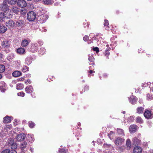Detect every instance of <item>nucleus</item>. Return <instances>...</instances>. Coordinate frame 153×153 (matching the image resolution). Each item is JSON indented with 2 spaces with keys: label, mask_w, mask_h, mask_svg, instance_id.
<instances>
[{
  "label": "nucleus",
  "mask_w": 153,
  "mask_h": 153,
  "mask_svg": "<svg viewBox=\"0 0 153 153\" xmlns=\"http://www.w3.org/2000/svg\"><path fill=\"white\" fill-rule=\"evenodd\" d=\"M4 57V55L1 53L0 52V62L2 61Z\"/></svg>",
  "instance_id": "nucleus-45"
},
{
  "label": "nucleus",
  "mask_w": 153,
  "mask_h": 153,
  "mask_svg": "<svg viewBox=\"0 0 153 153\" xmlns=\"http://www.w3.org/2000/svg\"><path fill=\"white\" fill-rule=\"evenodd\" d=\"M29 44V42L27 40L24 39L22 41V46L23 47H25L26 46Z\"/></svg>",
  "instance_id": "nucleus-22"
},
{
  "label": "nucleus",
  "mask_w": 153,
  "mask_h": 153,
  "mask_svg": "<svg viewBox=\"0 0 153 153\" xmlns=\"http://www.w3.org/2000/svg\"><path fill=\"white\" fill-rule=\"evenodd\" d=\"M10 152V150L7 149L3 151L1 153H9Z\"/></svg>",
  "instance_id": "nucleus-48"
},
{
  "label": "nucleus",
  "mask_w": 153,
  "mask_h": 153,
  "mask_svg": "<svg viewBox=\"0 0 153 153\" xmlns=\"http://www.w3.org/2000/svg\"><path fill=\"white\" fill-rule=\"evenodd\" d=\"M0 86H5V83L4 81H1L0 82Z\"/></svg>",
  "instance_id": "nucleus-53"
},
{
  "label": "nucleus",
  "mask_w": 153,
  "mask_h": 153,
  "mask_svg": "<svg viewBox=\"0 0 153 153\" xmlns=\"http://www.w3.org/2000/svg\"><path fill=\"white\" fill-rule=\"evenodd\" d=\"M6 89L5 86H0V90L2 92H4Z\"/></svg>",
  "instance_id": "nucleus-41"
},
{
  "label": "nucleus",
  "mask_w": 153,
  "mask_h": 153,
  "mask_svg": "<svg viewBox=\"0 0 153 153\" xmlns=\"http://www.w3.org/2000/svg\"><path fill=\"white\" fill-rule=\"evenodd\" d=\"M9 153H17V152L15 150H13L11 151H10Z\"/></svg>",
  "instance_id": "nucleus-57"
},
{
  "label": "nucleus",
  "mask_w": 153,
  "mask_h": 153,
  "mask_svg": "<svg viewBox=\"0 0 153 153\" xmlns=\"http://www.w3.org/2000/svg\"><path fill=\"white\" fill-rule=\"evenodd\" d=\"M31 95L32 97L33 98H35L36 97L35 96V93H33V94H32Z\"/></svg>",
  "instance_id": "nucleus-58"
},
{
  "label": "nucleus",
  "mask_w": 153,
  "mask_h": 153,
  "mask_svg": "<svg viewBox=\"0 0 153 153\" xmlns=\"http://www.w3.org/2000/svg\"><path fill=\"white\" fill-rule=\"evenodd\" d=\"M25 91L27 93L30 94L33 91V88L32 86L28 85L25 88Z\"/></svg>",
  "instance_id": "nucleus-11"
},
{
  "label": "nucleus",
  "mask_w": 153,
  "mask_h": 153,
  "mask_svg": "<svg viewBox=\"0 0 153 153\" xmlns=\"http://www.w3.org/2000/svg\"><path fill=\"white\" fill-rule=\"evenodd\" d=\"M111 135H110V134H108V137H109L110 138V139H111Z\"/></svg>",
  "instance_id": "nucleus-62"
},
{
  "label": "nucleus",
  "mask_w": 153,
  "mask_h": 153,
  "mask_svg": "<svg viewBox=\"0 0 153 153\" xmlns=\"http://www.w3.org/2000/svg\"><path fill=\"white\" fill-rule=\"evenodd\" d=\"M39 21L41 23H44L48 18V16L46 14L41 15L39 17Z\"/></svg>",
  "instance_id": "nucleus-9"
},
{
  "label": "nucleus",
  "mask_w": 153,
  "mask_h": 153,
  "mask_svg": "<svg viewBox=\"0 0 153 153\" xmlns=\"http://www.w3.org/2000/svg\"><path fill=\"white\" fill-rule=\"evenodd\" d=\"M117 133L119 135H124L123 131L122 129L118 128L117 129Z\"/></svg>",
  "instance_id": "nucleus-30"
},
{
  "label": "nucleus",
  "mask_w": 153,
  "mask_h": 153,
  "mask_svg": "<svg viewBox=\"0 0 153 153\" xmlns=\"http://www.w3.org/2000/svg\"><path fill=\"white\" fill-rule=\"evenodd\" d=\"M0 8L5 13H9L10 9L7 5V2L4 0L3 3L0 5Z\"/></svg>",
  "instance_id": "nucleus-1"
},
{
  "label": "nucleus",
  "mask_w": 153,
  "mask_h": 153,
  "mask_svg": "<svg viewBox=\"0 0 153 153\" xmlns=\"http://www.w3.org/2000/svg\"><path fill=\"white\" fill-rule=\"evenodd\" d=\"M146 98L148 100H151L153 98V94L151 93L146 95Z\"/></svg>",
  "instance_id": "nucleus-34"
},
{
  "label": "nucleus",
  "mask_w": 153,
  "mask_h": 153,
  "mask_svg": "<svg viewBox=\"0 0 153 153\" xmlns=\"http://www.w3.org/2000/svg\"><path fill=\"white\" fill-rule=\"evenodd\" d=\"M5 1L8 2V3L11 5L15 4L17 2V0H5Z\"/></svg>",
  "instance_id": "nucleus-28"
},
{
  "label": "nucleus",
  "mask_w": 153,
  "mask_h": 153,
  "mask_svg": "<svg viewBox=\"0 0 153 153\" xmlns=\"http://www.w3.org/2000/svg\"><path fill=\"white\" fill-rule=\"evenodd\" d=\"M150 93H152V92H153V84H152L150 86Z\"/></svg>",
  "instance_id": "nucleus-52"
},
{
  "label": "nucleus",
  "mask_w": 153,
  "mask_h": 153,
  "mask_svg": "<svg viewBox=\"0 0 153 153\" xmlns=\"http://www.w3.org/2000/svg\"><path fill=\"white\" fill-rule=\"evenodd\" d=\"M131 142L130 139H128L126 140V146L127 149H129L131 148Z\"/></svg>",
  "instance_id": "nucleus-18"
},
{
  "label": "nucleus",
  "mask_w": 153,
  "mask_h": 153,
  "mask_svg": "<svg viewBox=\"0 0 153 153\" xmlns=\"http://www.w3.org/2000/svg\"><path fill=\"white\" fill-rule=\"evenodd\" d=\"M137 98L135 97H131L129 100L130 102L132 104H135L137 102Z\"/></svg>",
  "instance_id": "nucleus-17"
},
{
  "label": "nucleus",
  "mask_w": 153,
  "mask_h": 153,
  "mask_svg": "<svg viewBox=\"0 0 153 153\" xmlns=\"http://www.w3.org/2000/svg\"><path fill=\"white\" fill-rule=\"evenodd\" d=\"M28 139L30 142H32L33 141L34 139L33 135L31 134H28Z\"/></svg>",
  "instance_id": "nucleus-32"
},
{
  "label": "nucleus",
  "mask_w": 153,
  "mask_h": 153,
  "mask_svg": "<svg viewBox=\"0 0 153 153\" xmlns=\"http://www.w3.org/2000/svg\"><path fill=\"white\" fill-rule=\"evenodd\" d=\"M5 70V66L3 65H0V73L3 72Z\"/></svg>",
  "instance_id": "nucleus-37"
},
{
  "label": "nucleus",
  "mask_w": 153,
  "mask_h": 153,
  "mask_svg": "<svg viewBox=\"0 0 153 153\" xmlns=\"http://www.w3.org/2000/svg\"><path fill=\"white\" fill-rule=\"evenodd\" d=\"M25 51L24 48H19L17 50V53L21 55L24 54Z\"/></svg>",
  "instance_id": "nucleus-19"
},
{
  "label": "nucleus",
  "mask_w": 153,
  "mask_h": 153,
  "mask_svg": "<svg viewBox=\"0 0 153 153\" xmlns=\"http://www.w3.org/2000/svg\"><path fill=\"white\" fill-rule=\"evenodd\" d=\"M10 45V42L7 40H4L1 43V45L3 48H8Z\"/></svg>",
  "instance_id": "nucleus-10"
},
{
  "label": "nucleus",
  "mask_w": 153,
  "mask_h": 153,
  "mask_svg": "<svg viewBox=\"0 0 153 153\" xmlns=\"http://www.w3.org/2000/svg\"><path fill=\"white\" fill-rule=\"evenodd\" d=\"M94 72H95L94 71H93L91 70H90V71H89V73L90 74H91L93 73H94Z\"/></svg>",
  "instance_id": "nucleus-61"
},
{
  "label": "nucleus",
  "mask_w": 153,
  "mask_h": 153,
  "mask_svg": "<svg viewBox=\"0 0 153 153\" xmlns=\"http://www.w3.org/2000/svg\"><path fill=\"white\" fill-rule=\"evenodd\" d=\"M38 43L40 45H42L43 44L42 41H39L38 42Z\"/></svg>",
  "instance_id": "nucleus-56"
},
{
  "label": "nucleus",
  "mask_w": 153,
  "mask_h": 153,
  "mask_svg": "<svg viewBox=\"0 0 153 153\" xmlns=\"http://www.w3.org/2000/svg\"><path fill=\"white\" fill-rule=\"evenodd\" d=\"M136 121L137 123H143V120L142 118L139 117H137Z\"/></svg>",
  "instance_id": "nucleus-36"
},
{
  "label": "nucleus",
  "mask_w": 153,
  "mask_h": 153,
  "mask_svg": "<svg viewBox=\"0 0 153 153\" xmlns=\"http://www.w3.org/2000/svg\"><path fill=\"white\" fill-rule=\"evenodd\" d=\"M32 62V59L30 57H27L26 59L25 63L26 64L29 65H30Z\"/></svg>",
  "instance_id": "nucleus-26"
},
{
  "label": "nucleus",
  "mask_w": 153,
  "mask_h": 153,
  "mask_svg": "<svg viewBox=\"0 0 153 153\" xmlns=\"http://www.w3.org/2000/svg\"><path fill=\"white\" fill-rule=\"evenodd\" d=\"M46 51V50L44 48L42 47L40 48V50L39 51V53L41 54H43L45 53Z\"/></svg>",
  "instance_id": "nucleus-35"
},
{
  "label": "nucleus",
  "mask_w": 153,
  "mask_h": 153,
  "mask_svg": "<svg viewBox=\"0 0 153 153\" xmlns=\"http://www.w3.org/2000/svg\"><path fill=\"white\" fill-rule=\"evenodd\" d=\"M12 15L10 13H4L2 11H0V19L2 20L4 17L10 18L12 17Z\"/></svg>",
  "instance_id": "nucleus-4"
},
{
  "label": "nucleus",
  "mask_w": 153,
  "mask_h": 153,
  "mask_svg": "<svg viewBox=\"0 0 153 153\" xmlns=\"http://www.w3.org/2000/svg\"><path fill=\"white\" fill-rule=\"evenodd\" d=\"M59 152L60 153H66V151L64 149H60Z\"/></svg>",
  "instance_id": "nucleus-47"
},
{
  "label": "nucleus",
  "mask_w": 153,
  "mask_h": 153,
  "mask_svg": "<svg viewBox=\"0 0 153 153\" xmlns=\"http://www.w3.org/2000/svg\"><path fill=\"white\" fill-rule=\"evenodd\" d=\"M7 30V28L4 26H0V33H4Z\"/></svg>",
  "instance_id": "nucleus-24"
},
{
  "label": "nucleus",
  "mask_w": 153,
  "mask_h": 153,
  "mask_svg": "<svg viewBox=\"0 0 153 153\" xmlns=\"http://www.w3.org/2000/svg\"><path fill=\"white\" fill-rule=\"evenodd\" d=\"M89 56L88 57L89 61L91 62H93L94 59V57L92 56H90V55H89Z\"/></svg>",
  "instance_id": "nucleus-44"
},
{
  "label": "nucleus",
  "mask_w": 153,
  "mask_h": 153,
  "mask_svg": "<svg viewBox=\"0 0 153 153\" xmlns=\"http://www.w3.org/2000/svg\"><path fill=\"white\" fill-rule=\"evenodd\" d=\"M11 10L14 13L17 14L20 12V9L17 7L13 6L11 8Z\"/></svg>",
  "instance_id": "nucleus-15"
},
{
  "label": "nucleus",
  "mask_w": 153,
  "mask_h": 153,
  "mask_svg": "<svg viewBox=\"0 0 153 153\" xmlns=\"http://www.w3.org/2000/svg\"><path fill=\"white\" fill-rule=\"evenodd\" d=\"M3 123H8L10 122L11 121V117H10L7 116L4 118Z\"/></svg>",
  "instance_id": "nucleus-20"
},
{
  "label": "nucleus",
  "mask_w": 153,
  "mask_h": 153,
  "mask_svg": "<svg viewBox=\"0 0 153 153\" xmlns=\"http://www.w3.org/2000/svg\"><path fill=\"white\" fill-rule=\"evenodd\" d=\"M33 46L36 48V49H37V48L38 47V44L37 43H35L34 44Z\"/></svg>",
  "instance_id": "nucleus-59"
},
{
  "label": "nucleus",
  "mask_w": 153,
  "mask_h": 153,
  "mask_svg": "<svg viewBox=\"0 0 153 153\" xmlns=\"http://www.w3.org/2000/svg\"><path fill=\"white\" fill-rule=\"evenodd\" d=\"M85 88L86 89V90H88V86H86L85 87Z\"/></svg>",
  "instance_id": "nucleus-63"
},
{
  "label": "nucleus",
  "mask_w": 153,
  "mask_h": 153,
  "mask_svg": "<svg viewBox=\"0 0 153 153\" xmlns=\"http://www.w3.org/2000/svg\"><path fill=\"white\" fill-rule=\"evenodd\" d=\"M138 129V127L135 125H131L129 128V131L130 133H134Z\"/></svg>",
  "instance_id": "nucleus-8"
},
{
  "label": "nucleus",
  "mask_w": 153,
  "mask_h": 153,
  "mask_svg": "<svg viewBox=\"0 0 153 153\" xmlns=\"http://www.w3.org/2000/svg\"><path fill=\"white\" fill-rule=\"evenodd\" d=\"M24 24V22L22 20L17 21L16 23V25L17 27H22L23 26Z\"/></svg>",
  "instance_id": "nucleus-14"
},
{
  "label": "nucleus",
  "mask_w": 153,
  "mask_h": 153,
  "mask_svg": "<svg viewBox=\"0 0 153 153\" xmlns=\"http://www.w3.org/2000/svg\"><path fill=\"white\" fill-rule=\"evenodd\" d=\"M27 18L30 21H34L36 18L35 13L33 11L28 12L27 14Z\"/></svg>",
  "instance_id": "nucleus-2"
},
{
  "label": "nucleus",
  "mask_w": 153,
  "mask_h": 153,
  "mask_svg": "<svg viewBox=\"0 0 153 153\" xmlns=\"http://www.w3.org/2000/svg\"><path fill=\"white\" fill-rule=\"evenodd\" d=\"M16 88L18 90L22 89L24 88V85L22 84H18L16 85Z\"/></svg>",
  "instance_id": "nucleus-29"
},
{
  "label": "nucleus",
  "mask_w": 153,
  "mask_h": 153,
  "mask_svg": "<svg viewBox=\"0 0 153 153\" xmlns=\"http://www.w3.org/2000/svg\"><path fill=\"white\" fill-rule=\"evenodd\" d=\"M26 137L25 134L22 133L20 134H18L17 136H16V138L17 141L18 142L22 141L24 140Z\"/></svg>",
  "instance_id": "nucleus-5"
},
{
  "label": "nucleus",
  "mask_w": 153,
  "mask_h": 153,
  "mask_svg": "<svg viewBox=\"0 0 153 153\" xmlns=\"http://www.w3.org/2000/svg\"><path fill=\"white\" fill-rule=\"evenodd\" d=\"M25 94L23 92H21L17 93V95L18 96L23 97L24 96Z\"/></svg>",
  "instance_id": "nucleus-46"
},
{
  "label": "nucleus",
  "mask_w": 153,
  "mask_h": 153,
  "mask_svg": "<svg viewBox=\"0 0 153 153\" xmlns=\"http://www.w3.org/2000/svg\"><path fill=\"white\" fill-rule=\"evenodd\" d=\"M105 56H107V58L108 59V56L109 55L110 53L108 51H106L105 52Z\"/></svg>",
  "instance_id": "nucleus-51"
},
{
  "label": "nucleus",
  "mask_w": 153,
  "mask_h": 153,
  "mask_svg": "<svg viewBox=\"0 0 153 153\" xmlns=\"http://www.w3.org/2000/svg\"><path fill=\"white\" fill-rule=\"evenodd\" d=\"M22 70L24 72H26L29 70V68L26 66H24L22 69Z\"/></svg>",
  "instance_id": "nucleus-39"
},
{
  "label": "nucleus",
  "mask_w": 153,
  "mask_h": 153,
  "mask_svg": "<svg viewBox=\"0 0 153 153\" xmlns=\"http://www.w3.org/2000/svg\"><path fill=\"white\" fill-rule=\"evenodd\" d=\"M43 2L44 4L47 5H51L53 3L51 0H43Z\"/></svg>",
  "instance_id": "nucleus-31"
},
{
  "label": "nucleus",
  "mask_w": 153,
  "mask_h": 153,
  "mask_svg": "<svg viewBox=\"0 0 153 153\" xmlns=\"http://www.w3.org/2000/svg\"><path fill=\"white\" fill-rule=\"evenodd\" d=\"M145 117L147 119H151L152 117L151 111L146 109L144 113Z\"/></svg>",
  "instance_id": "nucleus-6"
},
{
  "label": "nucleus",
  "mask_w": 153,
  "mask_h": 153,
  "mask_svg": "<svg viewBox=\"0 0 153 153\" xmlns=\"http://www.w3.org/2000/svg\"><path fill=\"white\" fill-rule=\"evenodd\" d=\"M21 73L19 71H15L12 73V75L15 77H17L21 75Z\"/></svg>",
  "instance_id": "nucleus-21"
},
{
  "label": "nucleus",
  "mask_w": 153,
  "mask_h": 153,
  "mask_svg": "<svg viewBox=\"0 0 153 153\" xmlns=\"http://www.w3.org/2000/svg\"><path fill=\"white\" fill-rule=\"evenodd\" d=\"M17 4L19 7L22 8L26 7L27 5L26 2L25 0H18Z\"/></svg>",
  "instance_id": "nucleus-3"
},
{
  "label": "nucleus",
  "mask_w": 153,
  "mask_h": 153,
  "mask_svg": "<svg viewBox=\"0 0 153 153\" xmlns=\"http://www.w3.org/2000/svg\"><path fill=\"white\" fill-rule=\"evenodd\" d=\"M124 141L125 139L124 138L119 137L116 139L114 143L116 145L118 146L119 145H121L124 142Z\"/></svg>",
  "instance_id": "nucleus-7"
},
{
  "label": "nucleus",
  "mask_w": 153,
  "mask_h": 153,
  "mask_svg": "<svg viewBox=\"0 0 153 153\" xmlns=\"http://www.w3.org/2000/svg\"><path fill=\"white\" fill-rule=\"evenodd\" d=\"M14 55L13 53L10 54L7 57V59L9 61H11L14 58Z\"/></svg>",
  "instance_id": "nucleus-23"
},
{
  "label": "nucleus",
  "mask_w": 153,
  "mask_h": 153,
  "mask_svg": "<svg viewBox=\"0 0 153 153\" xmlns=\"http://www.w3.org/2000/svg\"><path fill=\"white\" fill-rule=\"evenodd\" d=\"M134 119V117L133 116H130L127 119L128 121L129 122L133 121Z\"/></svg>",
  "instance_id": "nucleus-43"
},
{
  "label": "nucleus",
  "mask_w": 153,
  "mask_h": 153,
  "mask_svg": "<svg viewBox=\"0 0 153 153\" xmlns=\"http://www.w3.org/2000/svg\"><path fill=\"white\" fill-rule=\"evenodd\" d=\"M144 109V108L142 107H138L137 109V113L139 114L142 113L143 112Z\"/></svg>",
  "instance_id": "nucleus-25"
},
{
  "label": "nucleus",
  "mask_w": 153,
  "mask_h": 153,
  "mask_svg": "<svg viewBox=\"0 0 153 153\" xmlns=\"http://www.w3.org/2000/svg\"><path fill=\"white\" fill-rule=\"evenodd\" d=\"M25 82L26 84H29L31 83V81L30 79H27L25 80Z\"/></svg>",
  "instance_id": "nucleus-50"
},
{
  "label": "nucleus",
  "mask_w": 153,
  "mask_h": 153,
  "mask_svg": "<svg viewBox=\"0 0 153 153\" xmlns=\"http://www.w3.org/2000/svg\"><path fill=\"white\" fill-rule=\"evenodd\" d=\"M6 26L8 27H13L15 25V22L13 20H9L6 22Z\"/></svg>",
  "instance_id": "nucleus-12"
},
{
  "label": "nucleus",
  "mask_w": 153,
  "mask_h": 153,
  "mask_svg": "<svg viewBox=\"0 0 153 153\" xmlns=\"http://www.w3.org/2000/svg\"><path fill=\"white\" fill-rule=\"evenodd\" d=\"M13 140L12 139H9L8 140L7 142V145L9 146H11L13 143Z\"/></svg>",
  "instance_id": "nucleus-38"
},
{
  "label": "nucleus",
  "mask_w": 153,
  "mask_h": 153,
  "mask_svg": "<svg viewBox=\"0 0 153 153\" xmlns=\"http://www.w3.org/2000/svg\"><path fill=\"white\" fill-rule=\"evenodd\" d=\"M121 123L122 125H125L126 122L125 120H123L122 121H121Z\"/></svg>",
  "instance_id": "nucleus-55"
},
{
  "label": "nucleus",
  "mask_w": 153,
  "mask_h": 153,
  "mask_svg": "<svg viewBox=\"0 0 153 153\" xmlns=\"http://www.w3.org/2000/svg\"><path fill=\"white\" fill-rule=\"evenodd\" d=\"M133 143L135 145H138L140 143V141L136 137L134 138L132 140Z\"/></svg>",
  "instance_id": "nucleus-16"
},
{
  "label": "nucleus",
  "mask_w": 153,
  "mask_h": 153,
  "mask_svg": "<svg viewBox=\"0 0 153 153\" xmlns=\"http://www.w3.org/2000/svg\"><path fill=\"white\" fill-rule=\"evenodd\" d=\"M83 40L84 41H86L89 39V37L88 36H85L83 38Z\"/></svg>",
  "instance_id": "nucleus-49"
},
{
  "label": "nucleus",
  "mask_w": 153,
  "mask_h": 153,
  "mask_svg": "<svg viewBox=\"0 0 153 153\" xmlns=\"http://www.w3.org/2000/svg\"><path fill=\"white\" fill-rule=\"evenodd\" d=\"M93 50L96 51V52H98L99 51V48L97 47H95L93 48Z\"/></svg>",
  "instance_id": "nucleus-54"
},
{
  "label": "nucleus",
  "mask_w": 153,
  "mask_h": 153,
  "mask_svg": "<svg viewBox=\"0 0 153 153\" xmlns=\"http://www.w3.org/2000/svg\"><path fill=\"white\" fill-rule=\"evenodd\" d=\"M2 77V75L0 74V79H1Z\"/></svg>",
  "instance_id": "nucleus-64"
},
{
  "label": "nucleus",
  "mask_w": 153,
  "mask_h": 153,
  "mask_svg": "<svg viewBox=\"0 0 153 153\" xmlns=\"http://www.w3.org/2000/svg\"><path fill=\"white\" fill-rule=\"evenodd\" d=\"M29 126L31 128H33L35 126V124L32 122H29L28 123Z\"/></svg>",
  "instance_id": "nucleus-42"
},
{
  "label": "nucleus",
  "mask_w": 153,
  "mask_h": 153,
  "mask_svg": "<svg viewBox=\"0 0 153 153\" xmlns=\"http://www.w3.org/2000/svg\"><path fill=\"white\" fill-rule=\"evenodd\" d=\"M142 151V149L140 147L136 146L134 147L133 153H141Z\"/></svg>",
  "instance_id": "nucleus-13"
},
{
  "label": "nucleus",
  "mask_w": 153,
  "mask_h": 153,
  "mask_svg": "<svg viewBox=\"0 0 153 153\" xmlns=\"http://www.w3.org/2000/svg\"><path fill=\"white\" fill-rule=\"evenodd\" d=\"M11 149L13 150H14L17 147V146L16 143H13L10 146Z\"/></svg>",
  "instance_id": "nucleus-40"
},
{
  "label": "nucleus",
  "mask_w": 153,
  "mask_h": 153,
  "mask_svg": "<svg viewBox=\"0 0 153 153\" xmlns=\"http://www.w3.org/2000/svg\"><path fill=\"white\" fill-rule=\"evenodd\" d=\"M27 145V143L25 142H23L20 144V148L22 151H23L24 149L26 148Z\"/></svg>",
  "instance_id": "nucleus-27"
},
{
  "label": "nucleus",
  "mask_w": 153,
  "mask_h": 153,
  "mask_svg": "<svg viewBox=\"0 0 153 153\" xmlns=\"http://www.w3.org/2000/svg\"><path fill=\"white\" fill-rule=\"evenodd\" d=\"M114 133V132L113 131H111L110 132V133L108 134H110V135H112Z\"/></svg>",
  "instance_id": "nucleus-60"
},
{
  "label": "nucleus",
  "mask_w": 153,
  "mask_h": 153,
  "mask_svg": "<svg viewBox=\"0 0 153 153\" xmlns=\"http://www.w3.org/2000/svg\"><path fill=\"white\" fill-rule=\"evenodd\" d=\"M109 25V22L108 20L105 19V23L104 24V25L105 26H106L105 28L106 30H108L109 29V27L108 26Z\"/></svg>",
  "instance_id": "nucleus-33"
}]
</instances>
